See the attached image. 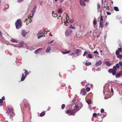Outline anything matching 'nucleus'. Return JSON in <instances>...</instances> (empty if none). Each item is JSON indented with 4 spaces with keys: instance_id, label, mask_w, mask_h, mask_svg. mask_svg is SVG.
Here are the masks:
<instances>
[{
    "instance_id": "774afa93",
    "label": "nucleus",
    "mask_w": 122,
    "mask_h": 122,
    "mask_svg": "<svg viewBox=\"0 0 122 122\" xmlns=\"http://www.w3.org/2000/svg\"><path fill=\"white\" fill-rule=\"evenodd\" d=\"M89 108L91 110H92L91 107L90 106H89Z\"/></svg>"
},
{
    "instance_id": "bf43d9fd",
    "label": "nucleus",
    "mask_w": 122,
    "mask_h": 122,
    "mask_svg": "<svg viewBox=\"0 0 122 122\" xmlns=\"http://www.w3.org/2000/svg\"><path fill=\"white\" fill-rule=\"evenodd\" d=\"M75 53H72L71 54H70V55L71 56L72 55H75Z\"/></svg>"
},
{
    "instance_id": "a211bd4d",
    "label": "nucleus",
    "mask_w": 122,
    "mask_h": 122,
    "mask_svg": "<svg viewBox=\"0 0 122 122\" xmlns=\"http://www.w3.org/2000/svg\"><path fill=\"white\" fill-rule=\"evenodd\" d=\"M42 49L41 48L38 49L35 51V53L36 54L38 53V51H40L42 50Z\"/></svg>"
},
{
    "instance_id": "680f3d73",
    "label": "nucleus",
    "mask_w": 122,
    "mask_h": 122,
    "mask_svg": "<svg viewBox=\"0 0 122 122\" xmlns=\"http://www.w3.org/2000/svg\"><path fill=\"white\" fill-rule=\"evenodd\" d=\"M111 91L113 93V89L111 87Z\"/></svg>"
},
{
    "instance_id": "bb28decb",
    "label": "nucleus",
    "mask_w": 122,
    "mask_h": 122,
    "mask_svg": "<svg viewBox=\"0 0 122 122\" xmlns=\"http://www.w3.org/2000/svg\"><path fill=\"white\" fill-rule=\"evenodd\" d=\"M91 64V63L90 62H86V66H89Z\"/></svg>"
},
{
    "instance_id": "4be33fe9",
    "label": "nucleus",
    "mask_w": 122,
    "mask_h": 122,
    "mask_svg": "<svg viewBox=\"0 0 122 122\" xmlns=\"http://www.w3.org/2000/svg\"><path fill=\"white\" fill-rule=\"evenodd\" d=\"M114 10L116 11H119V9L116 6H115L114 7Z\"/></svg>"
},
{
    "instance_id": "cd10ccee",
    "label": "nucleus",
    "mask_w": 122,
    "mask_h": 122,
    "mask_svg": "<svg viewBox=\"0 0 122 122\" xmlns=\"http://www.w3.org/2000/svg\"><path fill=\"white\" fill-rule=\"evenodd\" d=\"M23 44V42L21 41L20 42L19 44V46H18V47H20Z\"/></svg>"
},
{
    "instance_id": "a19ab883",
    "label": "nucleus",
    "mask_w": 122,
    "mask_h": 122,
    "mask_svg": "<svg viewBox=\"0 0 122 122\" xmlns=\"http://www.w3.org/2000/svg\"><path fill=\"white\" fill-rule=\"evenodd\" d=\"M93 23L94 25H96L97 23V21L96 20H94L93 22Z\"/></svg>"
},
{
    "instance_id": "473e14b6",
    "label": "nucleus",
    "mask_w": 122,
    "mask_h": 122,
    "mask_svg": "<svg viewBox=\"0 0 122 122\" xmlns=\"http://www.w3.org/2000/svg\"><path fill=\"white\" fill-rule=\"evenodd\" d=\"M117 68H118L116 67V66H114L113 67V70L115 71H117Z\"/></svg>"
},
{
    "instance_id": "72a5a7b5",
    "label": "nucleus",
    "mask_w": 122,
    "mask_h": 122,
    "mask_svg": "<svg viewBox=\"0 0 122 122\" xmlns=\"http://www.w3.org/2000/svg\"><path fill=\"white\" fill-rule=\"evenodd\" d=\"M69 28H71L73 29H75V27L73 26L72 25H71L70 26Z\"/></svg>"
},
{
    "instance_id": "f257e3e1",
    "label": "nucleus",
    "mask_w": 122,
    "mask_h": 122,
    "mask_svg": "<svg viewBox=\"0 0 122 122\" xmlns=\"http://www.w3.org/2000/svg\"><path fill=\"white\" fill-rule=\"evenodd\" d=\"M77 102L74 104H72V110H67L66 113L69 116L74 115L75 113L79 111L82 107V104L81 102H79V103H76Z\"/></svg>"
},
{
    "instance_id": "49530a36",
    "label": "nucleus",
    "mask_w": 122,
    "mask_h": 122,
    "mask_svg": "<svg viewBox=\"0 0 122 122\" xmlns=\"http://www.w3.org/2000/svg\"><path fill=\"white\" fill-rule=\"evenodd\" d=\"M65 107V105L64 104H63L61 106V108L62 109H63Z\"/></svg>"
},
{
    "instance_id": "f03ea898",
    "label": "nucleus",
    "mask_w": 122,
    "mask_h": 122,
    "mask_svg": "<svg viewBox=\"0 0 122 122\" xmlns=\"http://www.w3.org/2000/svg\"><path fill=\"white\" fill-rule=\"evenodd\" d=\"M22 25V24L21 20L20 19H18L16 21L15 23V25L16 28L17 29L20 28L21 27Z\"/></svg>"
},
{
    "instance_id": "1a4fd4ad",
    "label": "nucleus",
    "mask_w": 122,
    "mask_h": 122,
    "mask_svg": "<svg viewBox=\"0 0 122 122\" xmlns=\"http://www.w3.org/2000/svg\"><path fill=\"white\" fill-rule=\"evenodd\" d=\"M86 94V92L85 91V89H83L81 90L80 92V94L83 95H85Z\"/></svg>"
},
{
    "instance_id": "603ef678",
    "label": "nucleus",
    "mask_w": 122,
    "mask_h": 122,
    "mask_svg": "<svg viewBox=\"0 0 122 122\" xmlns=\"http://www.w3.org/2000/svg\"><path fill=\"white\" fill-rule=\"evenodd\" d=\"M35 13H34V12H32V13L31 14V18H32L33 16H34V14Z\"/></svg>"
},
{
    "instance_id": "3c124183",
    "label": "nucleus",
    "mask_w": 122,
    "mask_h": 122,
    "mask_svg": "<svg viewBox=\"0 0 122 122\" xmlns=\"http://www.w3.org/2000/svg\"><path fill=\"white\" fill-rule=\"evenodd\" d=\"M94 53L95 54H97V55H98L99 54L98 52L97 51H95L94 52Z\"/></svg>"
},
{
    "instance_id": "0e129e2a",
    "label": "nucleus",
    "mask_w": 122,
    "mask_h": 122,
    "mask_svg": "<svg viewBox=\"0 0 122 122\" xmlns=\"http://www.w3.org/2000/svg\"><path fill=\"white\" fill-rule=\"evenodd\" d=\"M32 21V20L31 19H29V21L30 23Z\"/></svg>"
},
{
    "instance_id": "864d4df0",
    "label": "nucleus",
    "mask_w": 122,
    "mask_h": 122,
    "mask_svg": "<svg viewBox=\"0 0 122 122\" xmlns=\"http://www.w3.org/2000/svg\"><path fill=\"white\" fill-rule=\"evenodd\" d=\"M12 45L15 47H18V46L17 44H12Z\"/></svg>"
},
{
    "instance_id": "09e8293b",
    "label": "nucleus",
    "mask_w": 122,
    "mask_h": 122,
    "mask_svg": "<svg viewBox=\"0 0 122 122\" xmlns=\"http://www.w3.org/2000/svg\"><path fill=\"white\" fill-rule=\"evenodd\" d=\"M87 54V52L86 51H85L84 52V54H83V56H85Z\"/></svg>"
},
{
    "instance_id": "13d9d810",
    "label": "nucleus",
    "mask_w": 122,
    "mask_h": 122,
    "mask_svg": "<svg viewBox=\"0 0 122 122\" xmlns=\"http://www.w3.org/2000/svg\"><path fill=\"white\" fill-rule=\"evenodd\" d=\"M70 52H71V51H66L65 52L66 54Z\"/></svg>"
},
{
    "instance_id": "a878e982",
    "label": "nucleus",
    "mask_w": 122,
    "mask_h": 122,
    "mask_svg": "<svg viewBox=\"0 0 122 122\" xmlns=\"http://www.w3.org/2000/svg\"><path fill=\"white\" fill-rule=\"evenodd\" d=\"M45 114V112H42L40 114V116L41 117H43L44 116Z\"/></svg>"
},
{
    "instance_id": "de8ad7c7",
    "label": "nucleus",
    "mask_w": 122,
    "mask_h": 122,
    "mask_svg": "<svg viewBox=\"0 0 122 122\" xmlns=\"http://www.w3.org/2000/svg\"><path fill=\"white\" fill-rule=\"evenodd\" d=\"M119 64L121 67H122V61H120L119 63Z\"/></svg>"
},
{
    "instance_id": "c9c22d12",
    "label": "nucleus",
    "mask_w": 122,
    "mask_h": 122,
    "mask_svg": "<svg viewBox=\"0 0 122 122\" xmlns=\"http://www.w3.org/2000/svg\"><path fill=\"white\" fill-rule=\"evenodd\" d=\"M113 70V69H110L109 70L108 72L110 73H112Z\"/></svg>"
},
{
    "instance_id": "e433bc0d",
    "label": "nucleus",
    "mask_w": 122,
    "mask_h": 122,
    "mask_svg": "<svg viewBox=\"0 0 122 122\" xmlns=\"http://www.w3.org/2000/svg\"><path fill=\"white\" fill-rule=\"evenodd\" d=\"M116 66L117 68H119L120 67V65L119 63H117L116 65Z\"/></svg>"
},
{
    "instance_id": "7ed1b4c3",
    "label": "nucleus",
    "mask_w": 122,
    "mask_h": 122,
    "mask_svg": "<svg viewBox=\"0 0 122 122\" xmlns=\"http://www.w3.org/2000/svg\"><path fill=\"white\" fill-rule=\"evenodd\" d=\"M24 70L25 71V75L24 76V74L22 73V76L21 79V81H24L26 77V76L29 74V72L27 70Z\"/></svg>"
},
{
    "instance_id": "6e6552de",
    "label": "nucleus",
    "mask_w": 122,
    "mask_h": 122,
    "mask_svg": "<svg viewBox=\"0 0 122 122\" xmlns=\"http://www.w3.org/2000/svg\"><path fill=\"white\" fill-rule=\"evenodd\" d=\"M120 76H122V71L117 73L116 75V76L117 77H119Z\"/></svg>"
},
{
    "instance_id": "0eeeda50",
    "label": "nucleus",
    "mask_w": 122,
    "mask_h": 122,
    "mask_svg": "<svg viewBox=\"0 0 122 122\" xmlns=\"http://www.w3.org/2000/svg\"><path fill=\"white\" fill-rule=\"evenodd\" d=\"M97 11L98 12H100V13H101L102 12V10H100V5L98 3L97 4Z\"/></svg>"
},
{
    "instance_id": "79ce46f5",
    "label": "nucleus",
    "mask_w": 122,
    "mask_h": 122,
    "mask_svg": "<svg viewBox=\"0 0 122 122\" xmlns=\"http://www.w3.org/2000/svg\"><path fill=\"white\" fill-rule=\"evenodd\" d=\"M24 0H17V2L18 3H20L23 1Z\"/></svg>"
},
{
    "instance_id": "2f4dec72",
    "label": "nucleus",
    "mask_w": 122,
    "mask_h": 122,
    "mask_svg": "<svg viewBox=\"0 0 122 122\" xmlns=\"http://www.w3.org/2000/svg\"><path fill=\"white\" fill-rule=\"evenodd\" d=\"M112 73L113 75H115L116 73V71L113 70Z\"/></svg>"
},
{
    "instance_id": "9b49d317",
    "label": "nucleus",
    "mask_w": 122,
    "mask_h": 122,
    "mask_svg": "<svg viewBox=\"0 0 122 122\" xmlns=\"http://www.w3.org/2000/svg\"><path fill=\"white\" fill-rule=\"evenodd\" d=\"M13 109L12 108H8L7 111V112L8 113H9L10 112H12V114L13 115Z\"/></svg>"
},
{
    "instance_id": "4d7b16f0",
    "label": "nucleus",
    "mask_w": 122,
    "mask_h": 122,
    "mask_svg": "<svg viewBox=\"0 0 122 122\" xmlns=\"http://www.w3.org/2000/svg\"><path fill=\"white\" fill-rule=\"evenodd\" d=\"M53 40H52L51 41L48 42V44H51V43H52L53 42Z\"/></svg>"
},
{
    "instance_id": "20e7f679",
    "label": "nucleus",
    "mask_w": 122,
    "mask_h": 122,
    "mask_svg": "<svg viewBox=\"0 0 122 122\" xmlns=\"http://www.w3.org/2000/svg\"><path fill=\"white\" fill-rule=\"evenodd\" d=\"M72 30L70 29H68L66 30L65 34L66 36H69L70 35L72 34Z\"/></svg>"
},
{
    "instance_id": "37998d69",
    "label": "nucleus",
    "mask_w": 122,
    "mask_h": 122,
    "mask_svg": "<svg viewBox=\"0 0 122 122\" xmlns=\"http://www.w3.org/2000/svg\"><path fill=\"white\" fill-rule=\"evenodd\" d=\"M119 52H121L122 51V49L121 48H119L118 50Z\"/></svg>"
},
{
    "instance_id": "8fccbe9b",
    "label": "nucleus",
    "mask_w": 122,
    "mask_h": 122,
    "mask_svg": "<svg viewBox=\"0 0 122 122\" xmlns=\"http://www.w3.org/2000/svg\"><path fill=\"white\" fill-rule=\"evenodd\" d=\"M97 115V114L96 113H93V116L95 117Z\"/></svg>"
},
{
    "instance_id": "423d86ee",
    "label": "nucleus",
    "mask_w": 122,
    "mask_h": 122,
    "mask_svg": "<svg viewBox=\"0 0 122 122\" xmlns=\"http://www.w3.org/2000/svg\"><path fill=\"white\" fill-rule=\"evenodd\" d=\"M27 34V33L26 32L25 30H22L21 32V35L23 37H25Z\"/></svg>"
},
{
    "instance_id": "69168bd1",
    "label": "nucleus",
    "mask_w": 122,
    "mask_h": 122,
    "mask_svg": "<svg viewBox=\"0 0 122 122\" xmlns=\"http://www.w3.org/2000/svg\"><path fill=\"white\" fill-rule=\"evenodd\" d=\"M31 16H30V15H29L28 16V18H29L30 19V18H31Z\"/></svg>"
},
{
    "instance_id": "7c9ffc66",
    "label": "nucleus",
    "mask_w": 122,
    "mask_h": 122,
    "mask_svg": "<svg viewBox=\"0 0 122 122\" xmlns=\"http://www.w3.org/2000/svg\"><path fill=\"white\" fill-rule=\"evenodd\" d=\"M88 56L89 58H92V56L91 54H88Z\"/></svg>"
},
{
    "instance_id": "ddd939ff",
    "label": "nucleus",
    "mask_w": 122,
    "mask_h": 122,
    "mask_svg": "<svg viewBox=\"0 0 122 122\" xmlns=\"http://www.w3.org/2000/svg\"><path fill=\"white\" fill-rule=\"evenodd\" d=\"M10 41H11L13 42L17 43L18 42V41L17 40L13 38H11Z\"/></svg>"
},
{
    "instance_id": "338daca9",
    "label": "nucleus",
    "mask_w": 122,
    "mask_h": 122,
    "mask_svg": "<svg viewBox=\"0 0 122 122\" xmlns=\"http://www.w3.org/2000/svg\"><path fill=\"white\" fill-rule=\"evenodd\" d=\"M51 108V107H48V109L47 110V111H48Z\"/></svg>"
},
{
    "instance_id": "ea45409f",
    "label": "nucleus",
    "mask_w": 122,
    "mask_h": 122,
    "mask_svg": "<svg viewBox=\"0 0 122 122\" xmlns=\"http://www.w3.org/2000/svg\"><path fill=\"white\" fill-rule=\"evenodd\" d=\"M117 57L118 58H122V56L121 55H119L117 56Z\"/></svg>"
},
{
    "instance_id": "4468645a",
    "label": "nucleus",
    "mask_w": 122,
    "mask_h": 122,
    "mask_svg": "<svg viewBox=\"0 0 122 122\" xmlns=\"http://www.w3.org/2000/svg\"><path fill=\"white\" fill-rule=\"evenodd\" d=\"M57 12L59 14H61L63 12L61 8H59Z\"/></svg>"
},
{
    "instance_id": "58836bf2",
    "label": "nucleus",
    "mask_w": 122,
    "mask_h": 122,
    "mask_svg": "<svg viewBox=\"0 0 122 122\" xmlns=\"http://www.w3.org/2000/svg\"><path fill=\"white\" fill-rule=\"evenodd\" d=\"M69 21L71 23H73L74 22V20L73 19H70L69 20Z\"/></svg>"
},
{
    "instance_id": "c85d7f7f",
    "label": "nucleus",
    "mask_w": 122,
    "mask_h": 122,
    "mask_svg": "<svg viewBox=\"0 0 122 122\" xmlns=\"http://www.w3.org/2000/svg\"><path fill=\"white\" fill-rule=\"evenodd\" d=\"M3 100L2 99H0V106H1L3 105Z\"/></svg>"
},
{
    "instance_id": "c756f323",
    "label": "nucleus",
    "mask_w": 122,
    "mask_h": 122,
    "mask_svg": "<svg viewBox=\"0 0 122 122\" xmlns=\"http://www.w3.org/2000/svg\"><path fill=\"white\" fill-rule=\"evenodd\" d=\"M100 26L102 28L103 27V23L101 22H100Z\"/></svg>"
},
{
    "instance_id": "b1692460",
    "label": "nucleus",
    "mask_w": 122,
    "mask_h": 122,
    "mask_svg": "<svg viewBox=\"0 0 122 122\" xmlns=\"http://www.w3.org/2000/svg\"><path fill=\"white\" fill-rule=\"evenodd\" d=\"M5 7L6 9H8L9 7V5L8 4H5Z\"/></svg>"
},
{
    "instance_id": "6ab92c4d",
    "label": "nucleus",
    "mask_w": 122,
    "mask_h": 122,
    "mask_svg": "<svg viewBox=\"0 0 122 122\" xmlns=\"http://www.w3.org/2000/svg\"><path fill=\"white\" fill-rule=\"evenodd\" d=\"M106 65L108 66H110L111 65V63L109 61H107L106 62Z\"/></svg>"
},
{
    "instance_id": "412c9836",
    "label": "nucleus",
    "mask_w": 122,
    "mask_h": 122,
    "mask_svg": "<svg viewBox=\"0 0 122 122\" xmlns=\"http://www.w3.org/2000/svg\"><path fill=\"white\" fill-rule=\"evenodd\" d=\"M102 14L101 13L100 14V16L99 17V18H100V20L101 21H102L103 20V19L102 18Z\"/></svg>"
},
{
    "instance_id": "6e6d98bb",
    "label": "nucleus",
    "mask_w": 122,
    "mask_h": 122,
    "mask_svg": "<svg viewBox=\"0 0 122 122\" xmlns=\"http://www.w3.org/2000/svg\"><path fill=\"white\" fill-rule=\"evenodd\" d=\"M104 111V110L103 109H102L101 110V112L102 113Z\"/></svg>"
},
{
    "instance_id": "f704fd0d",
    "label": "nucleus",
    "mask_w": 122,
    "mask_h": 122,
    "mask_svg": "<svg viewBox=\"0 0 122 122\" xmlns=\"http://www.w3.org/2000/svg\"><path fill=\"white\" fill-rule=\"evenodd\" d=\"M76 37L78 38H80L81 36V35H79L78 33H76Z\"/></svg>"
},
{
    "instance_id": "9d476101",
    "label": "nucleus",
    "mask_w": 122,
    "mask_h": 122,
    "mask_svg": "<svg viewBox=\"0 0 122 122\" xmlns=\"http://www.w3.org/2000/svg\"><path fill=\"white\" fill-rule=\"evenodd\" d=\"M80 5L82 6H85V4L83 1L82 0H80Z\"/></svg>"
},
{
    "instance_id": "e2e57ef3",
    "label": "nucleus",
    "mask_w": 122,
    "mask_h": 122,
    "mask_svg": "<svg viewBox=\"0 0 122 122\" xmlns=\"http://www.w3.org/2000/svg\"><path fill=\"white\" fill-rule=\"evenodd\" d=\"M62 53L63 54H66L65 52H62Z\"/></svg>"
},
{
    "instance_id": "f8f14e48",
    "label": "nucleus",
    "mask_w": 122,
    "mask_h": 122,
    "mask_svg": "<svg viewBox=\"0 0 122 122\" xmlns=\"http://www.w3.org/2000/svg\"><path fill=\"white\" fill-rule=\"evenodd\" d=\"M102 63V62L101 60H99L97 62L96 65V66H98L101 65Z\"/></svg>"
},
{
    "instance_id": "39448f33",
    "label": "nucleus",
    "mask_w": 122,
    "mask_h": 122,
    "mask_svg": "<svg viewBox=\"0 0 122 122\" xmlns=\"http://www.w3.org/2000/svg\"><path fill=\"white\" fill-rule=\"evenodd\" d=\"M43 33V30H40L39 32L38 33L37 35V36H38V38L39 39L41 37H43V35H41L40 36H39L40 35H41Z\"/></svg>"
},
{
    "instance_id": "393cba45",
    "label": "nucleus",
    "mask_w": 122,
    "mask_h": 122,
    "mask_svg": "<svg viewBox=\"0 0 122 122\" xmlns=\"http://www.w3.org/2000/svg\"><path fill=\"white\" fill-rule=\"evenodd\" d=\"M76 52L78 54L81 51V50L80 49H76Z\"/></svg>"
},
{
    "instance_id": "c03bdc74",
    "label": "nucleus",
    "mask_w": 122,
    "mask_h": 122,
    "mask_svg": "<svg viewBox=\"0 0 122 122\" xmlns=\"http://www.w3.org/2000/svg\"><path fill=\"white\" fill-rule=\"evenodd\" d=\"M116 55H119L120 54V53L117 50L116 52Z\"/></svg>"
},
{
    "instance_id": "a18cd8bd",
    "label": "nucleus",
    "mask_w": 122,
    "mask_h": 122,
    "mask_svg": "<svg viewBox=\"0 0 122 122\" xmlns=\"http://www.w3.org/2000/svg\"><path fill=\"white\" fill-rule=\"evenodd\" d=\"M90 88L89 87H87L86 89V90L88 92H89L90 90Z\"/></svg>"
},
{
    "instance_id": "5701e85b",
    "label": "nucleus",
    "mask_w": 122,
    "mask_h": 122,
    "mask_svg": "<svg viewBox=\"0 0 122 122\" xmlns=\"http://www.w3.org/2000/svg\"><path fill=\"white\" fill-rule=\"evenodd\" d=\"M87 102L88 104H90L91 103L92 101L90 99H88L86 101Z\"/></svg>"
},
{
    "instance_id": "5fc2aeb1",
    "label": "nucleus",
    "mask_w": 122,
    "mask_h": 122,
    "mask_svg": "<svg viewBox=\"0 0 122 122\" xmlns=\"http://www.w3.org/2000/svg\"><path fill=\"white\" fill-rule=\"evenodd\" d=\"M28 19H26L25 20H26V25H27L29 23V22L28 21H27V20H28Z\"/></svg>"
},
{
    "instance_id": "4c0bfd02",
    "label": "nucleus",
    "mask_w": 122,
    "mask_h": 122,
    "mask_svg": "<svg viewBox=\"0 0 122 122\" xmlns=\"http://www.w3.org/2000/svg\"><path fill=\"white\" fill-rule=\"evenodd\" d=\"M66 14V20H68L69 18V16L66 13H65Z\"/></svg>"
},
{
    "instance_id": "f3484780",
    "label": "nucleus",
    "mask_w": 122,
    "mask_h": 122,
    "mask_svg": "<svg viewBox=\"0 0 122 122\" xmlns=\"http://www.w3.org/2000/svg\"><path fill=\"white\" fill-rule=\"evenodd\" d=\"M76 102H76V103L77 104V103H78V104L79 103V102H78V101H77L76 100V98H74L73 99V100H72V101L71 102L72 103H73L74 102H76Z\"/></svg>"
},
{
    "instance_id": "dca6fc26",
    "label": "nucleus",
    "mask_w": 122,
    "mask_h": 122,
    "mask_svg": "<svg viewBox=\"0 0 122 122\" xmlns=\"http://www.w3.org/2000/svg\"><path fill=\"white\" fill-rule=\"evenodd\" d=\"M51 50V48L50 47H48L46 50V53L49 52Z\"/></svg>"
},
{
    "instance_id": "2eb2a0df",
    "label": "nucleus",
    "mask_w": 122,
    "mask_h": 122,
    "mask_svg": "<svg viewBox=\"0 0 122 122\" xmlns=\"http://www.w3.org/2000/svg\"><path fill=\"white\" fill-rule=\"evenodd\" d=\"M52 15L54 17H56L57 16V14L56 13H55L54 11H53L52 12Z\"/></svg>"
},
{
    "instance_id": "aec40b11",
    "label": "nucleus",
    "mask_w": 122,
    "mask_h": 122,
    "mask_svg": "<svg viewBox=\"0 0 122 122\" xmlns=\"http://www.w3.org/2000/svg\"><path fill=\"white\" fill-rule=\"evenodd\" d=\"M36 8V6H34L33 8V10H32V12L35 13Z\"/></svg>"
},
{
    "instance_id": "052dcab7",
    "label": "nucleus",
    "mask_w": 122,
    "mask_h": 122,
    "mask_svg": "<svg viewBox=\"0 0 122 122\" xmlns=\"http://www.w3.org/2000/svg\"><path fill=\"white\" fill-rule=\"evenodd\" d=\"M5 97L4 96H3V97H2V100H5Z\"/></svg>"
}]
</instances>
